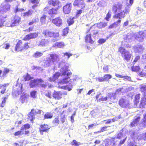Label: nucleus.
Wrapping results in <instances>:
<instances>
[{"instance_id": "1", "label": "nucleus", "mask_w": 146, "mask_h": 146, "mask_svg": "<svg viewBox=\"0 0 146 146\" xmlns=\"http://www.w3.org/2000/svg\"><path fill=\"white\" fill-rule=\"evenodd\" d=\"M59 66L61 68L60 72L61 73L57 72L54 74L52 78H49V80L50 81H54L60 76L61 74L62 76L63 79L60 80L58 82V85L63 84H66L70 82L69 84L66 86H60L59 85L58 87L59 88L64 89L66 90H68V91H70L72 88V81H70V76L71 74V73L68 72V66L66 65L64 62H62L59 64Z\"/></svg>"}, {"instance_id": "2", "label": "nucleus", "mask_w": 146, "mask_h": 146, "mask_svg": "<svg viewBox=\"0 0 146 146\" xmlns=\"http://www.w3.org/2000/svg\"><path fill=\"white\" fill-rule=\"evenodd\" d=\"M124 7L122 4L119 3L113 5L112 7L113 10L115 13H116L117 11L119 12L114 15L113 17L119 19L124 18L125 13L124 11Z\"/></svg>"}, {"instance_id": "3", "label": "nucleus", "mask_w": 146, "mask_h": 146, "mask_svg": "<svg viewBox=\"0 0 146 146\" xmlns=\"http://www.w3.org/2000/svg\"><path fill=\"white\" fill-rule=\"evenodd\" d=\"M119 51L121 53L122 56L124 59L127 61L130 60L131 56V54L129 51L125 50L123 47H120Z\"/></svg>"}, {"instance_id": "4", "label": "nucleus", "mask_w": 146, "mask_h": 146, "mask_svg": "<svg viewBox=\"0 0 146 146\" xmlns=\"http://www.w3.org/2000/svg\"><path fill=\"white\" fill-rule=\"evenodd\" d=\"M10 5L8 3L3 2L0 6V15H4L10 10Z\"/></svg>"}, {"instance_id": "5", "label": "nucleus", "mask_w": 146, "mask_h": 146, "mask_svg": "<svg viewBox=\"0 0 146 146\" xmlns=\"http://www.w3.org/2000/svg\"><path fill=\"white\" fill-rule=\"evenodd\" d=\"M134 37L135 39L139 42H143L144 39L146 37V30L136 33L134 35Z\"/></svg>"}, {"instance_id": "6", "label": "nucleus", "mask_w": 146, "mask_h": 146, "mask_svg": "<svg viewBox=\"0 0 146 146\" xmlns=\"http://www.w3.org/2000/svg\"><path fill=\"white\" fill-rule=\"evenodd\" d=\"M20 21V18L17 15H15L13 21L10 22L9 24H7V27H12L18 25Z\"/></svg>"}, {"instance_id": "7", "label": "nucleus", "mask_w": 146, "mask_h": 146, "mask_svg": "<svg viewBox=\"0 0 146 146\" xmlns=\"http://www.w3.org/2000/svg\"><path fill=\"white\" fill-rule=\"evenodd\" d=\"M42 112V111L39 110L38 109L34 110L32 109L31 110L30 113L28 114V116L29 118H30V121H32L33 120L35 119V115L36 114H40Z\"/></svg>"}, {"instance_id": "8", "label": "nucleus", "mask_w": 146, "mask_h": 146, "mask_svg": "<svg viewBox=\"0 0 146 146\" xmlns=\"http://www.w3.org/2000/svg\"><path fill=\"white\" fill-rule=\"evenodd\" d=\"M133 49L136 53L141 54L143 52L144 48L142 45L138 44L135 45L133 47Z\"/></svg>"}, {"instance_id": "9", "label": "nucleus", "mask_w": 146, "mask_h": 146, "mask_svg": "<svg viewBox=\"0 0 146 146\" xmlns=\"http://www.w3.org/2000/svg\"><path fill=\"white\" fill-rule=\"evenodd\" d=\"M38 35V33H30L26 35L24 38L23 40H28L30 39L36 38Z\"/></svg>"}, {"instance_id": "10", "label": "nucleus", "mask_w": 146, "mask_h": 146, "mask_svg": "<svg viewBox=\"0 0 146 146\" xmlns=\"http://www.w3.org/2000/svg\"><path fill=\"white\" fill-rule=\"evenodd\" d=\"M52 21V23L58 27L61 26L63 23V20L60 17L53 19Z\"/></svg>"}, {"instance_id": "11", "label": "nucleus", "mask_w": 146, "mask_h": 146, "mask_svg": "<svg viewBox=\"0 0 146 146\" xmlns=\"http://www.w3.org/2000/svg\"><path fill=\"white\" fill-rule=\"evenodd\" d=\"M119 105L123 108H127L129 105L128 101L123 98H122L119 100Z\"/></svg>"}, {"instance_id": "12", "label": "nucleus", "mask_w": 146, "mask_h": 146, "mask_svg": "<svg viewBox=\"0 0 146 146\" xmlns=\"http://www.w3.org/2000/svg\"><path fill=\"white\" fill-rule=\"evenodd\" d=\"M131 36L126 35V36H125L124 38V41L122 42V45L126 47H130V45L127 43L131 41Z\"/></svg>"}, {"instance_id": "13", "label": "nucleus", "mask_w": 146, "mask_h": 146, "mask_svg": "<svg viewBox=\"0 0 146 146\" xmlns=\"http://www.w3.org/2000/svg\"><path fill=\"white\" fill-rule=\"evenodd\" d=\"M42 81L41 79H36L31 80L30 83L31 88H32L34 87L37 86L39 83V82H42Z\"/></svg>"}, {"instance_id": "14", "label": "nucleus", "mask_w": 146, "mask_h": 146, "mask_svg": "<svg viewBox=\"0 0 146 146\" xmlns=\"http://www.w3.org/2000/svg\"><path fill=\"white\" fill-rule=\"evenodd\" d=\"M48 42L49 41L48 40L42 39L41 40H37L36 44L39 46H46Z\"/></svg>"}, {"instance_id": "15", "label": "nucleus", "mask_w": 146, "mask_h": 146, "mask_svg": "<svg viewBox=\"0 0 146 146\" xmlns=\"http://www.w3.org/2000/svg\"><path fill=\"white\" fill-rule=\"evenodd\" d=\"M72 5L71 3L67 4L63 7V11L65 14L69 13L71 10Z\"/></svg>"}, {"instance_id": "16", "label": "nucleus", "mask_w": 146, "mask_h": 146, "mask_svg": "<svg viewBox=\"0 0 146 146\" xmlns=\"http://www.w3.org/2000/svg\"><path fill=\"white\" fill-rule=\"evenodd\" d=\"M74 6H78L81 9H83L85 6L84 1L82 0L80 1L79 0H75L74 3Z\"/></svg>"}, {"instance_id": "17", "label": "nucleus", "mask_w": 146, "mask_h": 146, "mask_svg": "<svg viewBox=\"0 0 146 146\" xmlns=\"http://www.w3.org/2000/svg\"><path fill=\"white\" fill-rule=\"evenodd\" d=\"M51 59L53 61L54 64H55L60 60L59 56L56 54H51L50 55Z\"/></svg>"}, {"instance_id": "18", "label": "nucleus", "mask_w": 146, "mask_h": 146, "mask_svg": "<svg viewBox=\"0 0 146 146\" xmlns=\"http://www.w3.org/2000/svg\"><path fill=\"white\" fill-rule=\"evenodd\" d=\"M53 33V32L48 29H44L42 32V34L46 37H52Z\"/></svg>"}, {"instance_id": "19", "label": "nucleus", "mask_w": 146, "mask_h": 146, "mask_svg": "<svg viewBox=\"0 0 146 146\" xmlns=\"http://www.w3.org/2000/svg\"><path fill=\"white\" fill-rule=\"evenodd\" d=\"M108 97L107 96L104 97L102 96V94H97L96 96V99L98 102H100L101 101H104L107 100Z\"/></svg>"}, {"instance_id": "20", "label": "nucleus", "mask_w": 146, "mask_h": 146, "mask_svg": "<svg viewBox=\"0 0 146 146\" xmlns=\"http://www.w3.org/2000/svg\"><path fill=\"white\" fill-rule=\"evenodd\" d=\"M50 127L47 125H44L40 126V133L42 135L43 132H47V131L50 129Z\"/></svg>"}, {"instance_id": "21", "label": "nucleus", "mask_w": 146, "mask_h": 146, "mask_svg": "<svg viewBox=\"0 0 146 146\" xmlns=\"http://www.w3.org/2000/svg\"><path fill=\"white\" fill-rule=\"evenodd\" d=\"M15 50L17 51H19L23 50V46L22 42L21 41L19 40L17 42L15 47Z\"/></svg>"}, {"instance_id": "22", "label": "nucleus", "mask_w": 146, "mask_h": 146, "mask_svg": "<svg viewBox=\"0 0 146 146\" xmlns=\"http://www.w3.org/2000/svg\"><path fill=\"white\" fill-rule=\"evenodd\" d=\"M58 8L57 9L52 8L49 11L48 14L51 17H53L57 14V11Z\"/></svg>"}, {"instance_id": "23", "label": "nucleus", "mask_w": 146, "mask_h": 146, "mask_svg": "<svg viewBox=\"0 0 146 146\" xmlns=\"http://www.w3.org/2000/svg\"><path fill=\"white\" fill-rule=\"evenodd\" d=\"M6 17V15H4L3 16L0 15V27H1L3 26Z\"/></svg>"}, {"instance_id": "24", "label": "nucleus", "mask_w": 146, "mask_h": 146, "mask_svg": "<svg viewBox=\"0 0 146 146\" xmlns=\"http://www.w3.org/2000/svg\"><path fill=\"white\" fill-rule=\"evenodd\" d=\"M140 117L139 116L135 117L134 120L130 124L131 126L133 127L137 125L140 120Z\"/></svg>"}, {"instance_id": "25", "label": "nucleus", "mask_w": 146, "mask_h": 146, "mask_svg": "<svg viewBox=\"0 0 146 146\" xmlns=\"http://www.w3.org/2000/svg\"><path fill=\"white\" fill-rule=\"evenodd\" d=\"M53 96L55 99L59 100L62 97V94L59 92H54Z\"/></svg>"}, {"instance_id": "26", "label": "nucleus", "mask_w": 146, "mask_h": 146, "mask_svg": "<svg viewBox=\"0 0 146 146\" xmlns=\"http://www.w3.org/2000/svg\"><path fill=\"white\" fill-rule=\"evenodd\" d=\"M64 46V43L63 42H60L55 43L53 46L56 48H62Z\"/></svg>"}, {"instance_id": "27", "label": "nucleus", "mask_w": 146, "mask_h": 146, "mask_svg": "<svg viewBox=\"0 0 146 146\" xmlns=\"http://www.w3.org/2000/svg\"><path fill=\"white\" fill-rule=\"evenodd\" d=\"M54 64L53 62L50 58L47 59L44 62V66L45 67H48Z\"/></svg>"}, {"instance_id": "28", "label": "nucleus", "mask_w": 146, "mask_h": 146, "mask_svg": "<svg viewBox=\"0 0 146 146\" xmlns=\"http://www.w3.org/2000/svg\"><path fill=\"white\" fill-rule=\"evenodd\" d=\"M140 91L143 95L146 96V85L142 84L140 85Z\"/></svg>"}, {"instance_id": "29", "label": "nucleus", "mask_w": 146, "mask_h": 146, "mask_svg": "<svg viewBox=\"0 0 146 146\" xmlns=\"http://www.w3.org/2000/svg\"><path fill=\"white\" fill-rule=\"evenodd\" d=\"M85 41L87 43H89L91 44L93 43L94 42L91 39L90 34L87 35L86 37Z\"/></svg>"}, {"instance_id": "30", "label": "nucleus", "mask_w": 146, "mask_h": 146, "mask_svg": "<svg viewBox=\"0 0 146 146\" xmlns=\"http://www.w3.org/2000/svg\"><path fill=\"white\" fill-rule=\"evenodd\" d=\"M146 104V97H144L142 98L141 101L140 107V108H144Z\"/></svg>"}, {"instance_id": "31", "label": "nucleus", "mask_w": 146, "mask_h": 146, "mask_svg": "<svg viewBox=\"0 0 146 146\" xmlns=\"http://www.w3.org/2000/svg\"><path fill=\"white\" fill-rule=\"evenodd\" d=\"M48 3L50 5H52L53 6H55L59 5V0H50L48 1Z\"/></svg>"}, {"instance_id": "32", "label": "nucleus", "mask_w": 146, "mask_h": 146, "mask_svg": "<svg viewBox=\"0 0 146 146\" xmlns=\"http://www.w3.org/2000/svg\"><path fill=\"white\" fill-rule=\"evenodd\" d=\"M17 92L18 95H19L22 93V85L21 84H18L17 85Z\"/></svg>"}, {"instance_id": "33", "label": "nucleus", "mask_w": 146, "mask_h": 146, "mask_svg": "<svg viewBox=\"0 0 146 146\" xmlns=\"http://www.w3.org/2000/svg\"><path fill=\"white\" fill-rule=\"evenodd\" d=\"M64 112H66V111H63L60 116V120L62 123H63L65 121L66 118V114H64Z\"/></svg>"}, {"instance_id": "34", "label": "nucleus", "mask_w": 146, "mask_h": 146, "mask_svg": "<svg viewBox=\"0 0 146 146\" xmlns=\"http://www.w3.org/2000/svg\"><path fill=\"white\" fill-rule=\"evenodd\" d=\"M107 25V23L100 22L97 24V27L99 28L105 27Z\"/></svg>"}, {"instance_id": "35", "label": "nucleus", "mask_w": 146, "mask_h": 146, "mask_svg": "<svg viewBox=\"0 0 146 146\" xmlns=\"http://www.w3.org/2000/svg\"><path fill=\"white\" fill-rule=\"evenodd\" d=\"M33 12L34 11L33 10L30 9L27 12L23 13V15L24 17H28L31 15Z\"/></svg>"}, {"instance_id": "36", "label": "nucleus", "mask_w": 146, "mask_h": 146, "mask_svg": "<svg viewBox=\"0 0 146 146\" xmlns=\"http://www.w3.org/2000/svg\"><path fill=\"white\" fill-rule=\"evenodd\" d=\"M27 99V96L26 95L23 94L21 96L20 101L22 103H23L25 100Z\"/></svg>"}, {"instance_id": "37", "label": "nucleus", "mask_w": 146, "mask_h": 146, "mask_svg": "<svg viewBox=\"0 0 146 146\" xmlns=\"http://www.w3.org/2000/svg\"><path fill=\"white\" fill-rule=\"evenodd\" d=\"M9 84H4L3 85H1L0 88V89H3V90H2L1 91V92L2 94H4L6 90V86H8Z\"/></svg>"}, {"instance_id": "38", "label": "nucleus", "mask_w": 146, "mask_h": 146, "mask_svg": "<svg viewBox=\"0 0 146 146\" xmlns=\"http://www.w3.org/2000/svg\"><path fill=\"white\" fill-rule=\"evenodd\" d=\"M53 116L52 113H50L47 112L44 115V119H46L51 118Z\"/></svg>"}, {"instance_id": "39", "label": "nucleus", "mask_w": 146, "mask_h": 146, "mask_svg": "<svg viewBox=\"0 0 146 146\" xmlns=\"http://www.w3.org/2000/svg\"><path fill=\"white\" fill-rule=\"evenodd\" d=\"M43 55V53L41 52L37 51L33 55V56L36 58H39Z\"/></svg>"}, {"instance_id": "40", "label": "nucleus", "mask_w": 146, "mask_h": 146, "mask_svg": "<svg viewBox=\"0 0 146 146\" xmlns=\"http://www.w3.org/2000/svg\"><path fill=\"white\" fill-rule=\"evenodd\" d=\"M123 131L122 130H121L118 133L117 136V138L120 139L122 137H124L125 136V134L122 133Z\"/></svg>"}, {"instance_id": "41", "label": "nucleus", "mask_w": 146, "mask_h": 146, "mask_svg": "<svg viewBox=\"0 0 146 146\" xmlns=\"http://www.w3.org/2000/svg\"><path fill=\"white\" fill-rule=\"evenodd\" d=\"M63 55L62 56V57H65L67 56V57L66 58L68 59L72 55V54L68 52H66L65 53H63Z\"/></svg>"}, {"instance_id": "42", "label": "nucleus", "mask_w": 146, "mask_h": 146, "mask_svg": "<svg viewBox=\"0 0 146 146\" xmlns=\"http://www.w3.org/2000/svg\"><path fill=\"white\" fill-rule=\"evenodd\" d=\"M30 125L28 124H25L23 126H22L21 128V130H23V131L29 129L30 128Z\"/></svg>"}, {"instance_id": "43", "label": "nucleus", "mask_w": 146, "mask_h": 146, "mask_svg": "<svg viewBox=\"0 0 146 146\" xmlns=\"http://www.w3.org/2000/svg\"><path fill=\"white\" fill-rule=\"evenodd\" d=\"M119 119V117H115V118L111 119H109L105 123L106 124H108L110 123L111 121V120L113 122H114L115 121Z\"/></svg>"}, {"instance_id": "44", "label": "nucleus", "mask_w": 146, "mask_h": 146, "mask_svg": "<svg viewBox=\"0 0 146 146\" xmlns=\"http://www.w3.org/2000/svg\"><path fill=\"white\" fill-rule=\"evenodd\" d=\"M19 5H18L17 6L15 7V9L14 11L15 12V13H17L18 12H21L25 10L23 8L19 9L18 8Z\"/></svg>"}, {"instance_id": "45", "label": "nucleus", "mask_w": 146, "mask_h": 146, "mask_svg": "<svg viewBox=\"0 0 146 146\" xmlns=\"http://www.w3.org/2000/svg\"><path fill=\"white\" fill-rule=\"evenodd\" d=\"M24 134V132L23 130L18 131L15 133H14V135L15 136H19V137L21 135H23Z\"/></svg>"}, {"instance_id": "46", "label": "nucleus", "mask_w": 146, "mask_h": 146, "mask_svg": "<svg viewBox=\"0 0 146 146\" xmlns=\"http://www.w3.org/2000/svg\"><path fill=\"white\" fill-rule=\"evenodd\" d=\"M71 144L72 145H74L75 146H79L81 144L80 143L78 142L75 140H73L71 142Z\"/></svg>"}, {"instance_id": "47", "label": "nucleus", "mask_w": 146, "mask_h": 146, "mask_svg": "<svg viewBox=\"0 0 146 146\" xmlns=\"http://www.w3.org/2000/svg\"><path fill=\"white\" fill-rule=\"evenodd\" d=\"M115 93H110L109 94L108 98H110L111 100H114L115 98Z\"/></svg>"}, {"instance_id": "48", "label": "nucleus", "mask_w": 146, "mask_h": 146, "mask_svg": "<svg viewBox=\"0 0 146 146\" xmlns=\"http://www.w3.org/2000/svg\"><path fill=\"white\" fill-rule=\"evenodd\" d=\"M105 81H107L111 78V76L109 74H105L103 76Z\"/></svg>"}, {"instance_id": "49", "label": "nucleus", "mask_w": 146, "mask_h": 146, "mask_svg": "<svg viewBox=\"0 0 146 146\" xmlns=\"http://www.w3.org/2000/svg\"><path fill=\"white\" fill-rule=\"evenodd\" d=\"M131 69L132 71L137 72L139 71L140 68L139 66H133L131 67Z\"/></svg>"}, {"instance_id": "50", "label": "nucleus", "mask_w": 146, "mask_h": 146, "mask_svg": "<svg viewBox=\"0 0 146 146\" xmlns=\"http://www.w3.org/2000/svg\"><path fill=\"white\" fill-rule=\"evenodd\" d=\"M74 17H73L72 18H70L68 20L67 23L69 25H70L72 24L74 22Z\"/></svg>"}, {"instance_id": "51", "label": "nucleus", "mask_w": 146, "mask_h": 146, "mask_svg": "<svg viewBox=\"0 0 146 146\" xmlns=\"http://www.w3.org/2000/svg\"><path fill=\"white\" fill-rule=\"evenodd\" d=\"M53 123L56 125H57L59 123V120L58 118H55L53 120Z\"/></svg>"}, {"instance_id": "52", "label": "nucleus", "mask_w": 146, "mask_h": 146, "mask_svg": "<svg viewBox=\"0 0 146 146\" xmlns=\"http://www.w3.org/2000/svg\"><path fill=\"white\" fill-rule=\"evenodd\" d=\"M30 94L31 97L34 98H36V92L35 91H33L31 92Z\"/></svg>"}, {"instance_id": "53", "label": "nucleus", "mask_w": 146, "mask_h": 146, "mask_svg": "<svg viewBox=\"0 0 146 146\" xmlns=\"http://www.w3.org/2000/svg\"><path fill=\"white\" fill-rule=\"evenodd\" d=\"M140 99V95L137 94L135 97L134 102L135 104L139 102V100Z\"/></svg>"}, {"instance_id": "54", "label": "nucleus", "mask_w": 146, "mask_h": 146, "mask_svg": "<svg viewBox=\"0 0 146 146\" xmlns=\"http://www.w3.org/2000/svg\"><path fill=\"white\" fill-rule=\"evenodd\" d=\"M6 98H4L2 99V101L1 104H0V106L1 107H3L5 106L6 102Z\"/></svg>"}, {"instance_id": "55", "label": "nucleus", "mask_w": 146, "mask_h": 146, "mask_svg": "<svg viewBox=\"0 0 146 146\" xmlns=\"http://www.w3.org/2000/svg\"><path fill=\"white\" fill-rule=\"evenodd\" d=\"M38 20L36 18H34L33 19L32 21L30 22L29 24V25H32L34 23H35Z\"/></svg>"}, {"instance_id": "56", "label": "nucleus", "mask_w": 146, "mask_h": 146, "mask_svg": "<svg viewBox=\"0 0 146 146\" xmlns=\"http://www.w3.org/2000/svg\"><path fill=\"white\" fill-rule=\"evenodd\" d=\"M32 79V78L30 76L29 74H27V76L24 78L25 81H29Z\"/></svg>"}, {"instance_id": "57", "label": "nucleus", "mask_w": 146, "mask_h": 146, "mask_svg": "<svg viewBox=\"0 0 146 146\" xmlns=\"http://www.w3.org/2000/svg\"><path fill=\"white\" fill-rule=\"evenodd\" d=\"M9 70L8 68H5L4 69L3 72V76L5 77L7 74L9 73Z\"/></svg>"}, {"instance_id": "58", "label": "nucleus", "mask_w": 146, "mask_h": 146, "mask_svg": "<svg viewBox=\"0 0 146 146\" xmlns=\"http://www.w3.org/2000/svg\"><path fill=\"white\" fill-rule=\"evenodd\" d=\"M96 81H98L100 82H102L105 81L104 77H99L98 78H96Z\"/></svg>"}, {"instance_id": "59", "label": "nucleus", "mask_w": 146, "mask_h": 146, "mask_svg": "<svg viewBox=\"0 0 146 146\" xmlns=\"http://www.w3.org/2000/svg\"><path fill=\"white\" fill-rule=\"evenodd\" d=\"M111 13H110V11H109L107 14L105 19L108 21H109V19L111 17Z\"/></svg>"}, {"instance_id": "60", "label": "nucleus", "mask_w": 146, "mask_h": 146, "mask_svg": "<svg viewBox=\"0 0 146 146\" xmlns=\"http://www.w3.org/2000/svg\"><path fill=\"white\" fill-rule=\"evenodd\" d=\"M46 17V16L44 15L41 17L40 21L42 23H45Z\"/></svg>"}, {"instance_id": "61", "label": "nucleus", "mask_w": 146, "mask_h": 146, "mask_svg": "<svg viewBox=\"0 0 146 146\" xmlns=\"http://www.w3.org/2000/svg\"><path fill=\"white\" fill-rule=\"evenodd\" d=\"M68 29L67 28H66L64 29L63 31V35H66L68 33Z\"/></svg>"}, {"instance_id": "62", "label": "nucleus", "mask_w": 146, "mask_h": 146, "mask_svg": "<svg viewBox=\"0 0 146 146\" xmlns=\"http://www.w3.org/2000/svg\"><path fill=\"white\" fill-rule=\"evenodd\" d=\"M107 127L105 126V127H101V130L100 131H99L97 132H96V133H100L101 132H103L107 129Z\"/></svg>"}, {"instance_id": "63", "label": "nucleus", "mask_w": 146, "mask_h": 146, "mask_svg": "<svg viewBox=\"0 0 146 146\" xmlns=\"http://www.w3.org/2000/svg\"><path fill=\"white\" fill-rule=\"evenodd\" d=\"M130 6H127L125 8V13H128L130 11Z\"/></svg>"}, {"instance_id": "64", "label": "nucleus", "mask_w": 146, "mask_h": 146, "mask_svg": "<svg viewBox=\"0 0 146 146\" xmlns=\"http://www.w3.org/2000/svg\"><path fill=\"white\" fill-rule=\"evenodd\" d=\"M53 33L52 37H53L54 38H57L59 37V35L58 32L54 33L53 32Z\"/></svg>"}]
</instances>
